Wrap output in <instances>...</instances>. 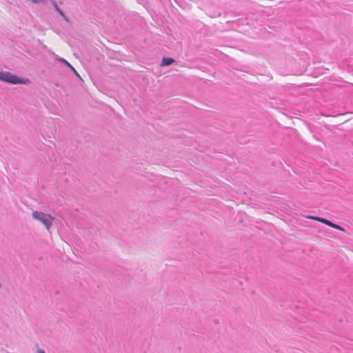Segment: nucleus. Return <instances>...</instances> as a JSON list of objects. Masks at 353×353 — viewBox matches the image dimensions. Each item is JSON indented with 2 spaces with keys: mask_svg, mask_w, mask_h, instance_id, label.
Returning <instances> with one entry per match:
<instances>
[{
  "mask_svg": "<svg viewBox=\"0 0 353 353\" xmlns=\"http://www.w3.org/2000/svg\"><path fill=\"white\" fill-rule=\"evenodd\" d=\"M32 216L35 220L41 222L48 231L50 230L54 219L50 214H45L39 211H33Z\"/></svg>",
  "mask_w": 353,
  "mask_h": 353,
  "instance_id": "nucleus-1",
  "label": "nucleus"
},
{
  "mask_svg": "<svg viewBox=\"0 0 353 353\" xmlns=\"http://www.w3.org/2000/svg\"><path fill=\"white\" fill-rule=\"evenodd\" d=\"M0 80L12 84H26L29 82L28 79H19L16 75L8 72H0Z\"/></svg>",
  "mask_w": 353,
  "mask_h": 353,
  "instance_id": "nucleus-2",
  "label": "nucleus"
},
{
  "mask_svg": "<svg viewBox=\"0 0 353 353\" xmlns=\"http://www.w3.org/2000/svg\"><path fill=\"white\" fill-rule=\"evenodd\" d=\"M306 218L307 219H312V220H315V221H319L322 223H324L330 227H332L333 228H335L336 230H341V231H343L344 232L345 230L344 228H343L341 226L339 225H336L332 222H331L330 221L327 220V219H325L324 218H322V217H319V216H307Z\"/></svg>",
  "mask_w": 353,
  "mask_h": 353,
  "instance_id": "nucleus-3",
  "label": "nucleus"
},
{
  "mask_svg": "<svg viewBox=\"0 0 353 353\" xmlns=\"http://www.w3.org/2000/svg\"><path fill=\"white\" fill-rule=\"evenodd\" d=\"M174 62V59H173L172 58L164 57V58H163V59L161 61V66L170 65L172 63H173Z\"/></svg>",
  "mask_w": 353,
  "mask_h": 353,
  "instance_id": "nucleus-4",
  "label": "nucleus"
},
{
  "mask_svg": "<svg viewBox=\"0 0 353 353\" xmlns=\"http://www.w3.org/2000/svg\"><path fill=\"white\" fill-rule=\"evenodd\" d=\"M52 3H53V5H54V8H55V9H56V10H57V12H59L61 16L65 17V16H64L63 12L61 11V10L58 7V6H57V3H56L55 1H52Z\"/></svg>",
  "mask_w": 353,
  "mask_h": 353,
  "instance_id": "nucleus-5",
  "label": "nucleus"
},
{
  "mask_svg": "<svg viewBox=\"0 0 353 353\" xmlns=\"http://www.w3.org/2000/svg\"><path fill=\"white\" fill-rule=\"evenodd\" d=\"M65 62L66 63L67 65H68L69 68H71V69L74 72V73H75L77 76H79V74H78V73H77V72L75 70V69H74V68H73V67H72V65H70L68 61H65Z\"/></svg>",
  "mask_w": 353,
  "mask_h": 353,
  "instance_id": "nucleus-6",
  "label": "nucleus"
},
{
  "mask_svg": "<svg viewBox=\"0 0 353 353\" xmlns=\"http://www.w3.org/2000/svg\"><path fill=\"white\" fill-rule=\"evenodd\" d=\"M32 2L35 3H42L43 1H44L45 0H31Z\"/></svg>",
  "mask_w": 353,
  "mask_h": 353,
  "instance_id": "nucleus-7",
  "label": "nucleus"
},
{
  "mask_svg": "<svg viewBox=\"0 0 353 353\" xmlns=\"http://www.w3.org/2000/svg\"><path fill=\"white\" fill-rule=\"evenodd\" d=\"M37 353H46L44 350H38Z\"/></svg>",
  "mask_w": 353,
  "mask_h": 353,
  "instance_id": "nucleus-8",
  "label": "nucleus"
}]
</instances>
